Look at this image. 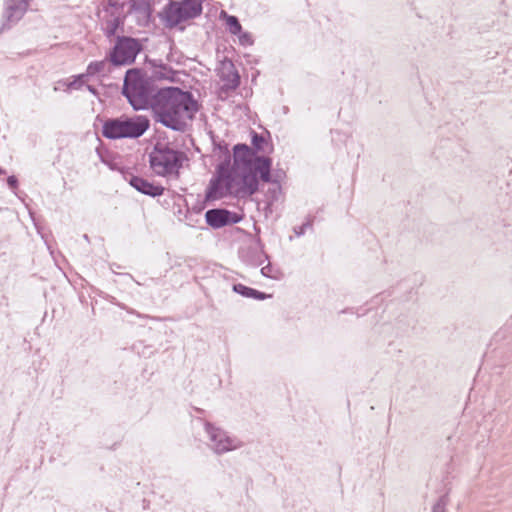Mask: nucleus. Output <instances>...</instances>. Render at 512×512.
Segmentation results:
<instances>
[{
  "instance_id": "f257e3e1",
  "label": "nucleus",
  "mask_w": 512,
  "mask_h": 512,
  "mask_svg": "<svg viewBox=\"0 0 512 512\" xmlns=\"http://www.w3.org/2000/svg\"><path fill=\"white\" fill-rule=\"evenodd\" d=\"M232 158V165L229 159H225L216 166L205 192L207 201L220 200L227 196H252L259 189L258 174L263 182H273L272 160L258 156L248 145L236 144Z\"/></svg>"
},
{
  "instance_id": "f03ea898",
  "label": "nucleus",
  "mask_w": 512,
  "mask_h": 512,
  "mask_svg": "<svg viewBox=\"0 0 512 512\" xmlns=\"http://www.w3.org/2000/svg\"><path fill=\"white\" fill-rule=\"evenodd\" d=\"M232 158V165L229 159H225L216 166L205 192L207 201L220 200L227 196H252L259 189L258 174L263 182H273L272 160L258 156L248 145L236 144Z\"/></svg>"
},
{
  "instance_id": "7ed1b4c3",
  "label": "nucleus",
  "mask_w": 512,
  "mask_h": 512,
  "mask_svg": "<svg viewBox=\"0 0 512 512\" xmlns=\"http://www.w3.org/2000/svg\"><path fill=\"white\" fill-rule=\"evenodd\" d=\"M150 109L156 123L176 132H184L198 111V103L189 91L165 87L153 94Z\"/></svg>"
},
{
  "instance_id": "20e7f679",
  "label": "nucleus",
  "mask_w": 512,
  "mask_h": 512,
  "mask_svg": "<svg viewBox=\"0 0 512 512\" xmlns=\"http://www.w3.org/2000/svg\"><path fill=\"white\" fill-rule=\"evenodd\" d=\"M150 121L146 116L122 115L107 119L102 126V135L107 139H136L144 135L149 129Z\"/></svg>"
},
{
  "instance_id": "39448f33",
  "label": "nucleus",
  "mask_w": 512,
  "mask_h": 512,
  "mask_svg": "<svg viewBox=\"0 0 512 512\" xmlns=\"http://www.w3.org/2000/svg\"><path fill=\"white\" fill-rule=\"evenodd\" d=\"M122 94L134 110H143L151 106L153 94L150 84L139 69H130L126 72Z\"/></svg>"
},
{
  "instance_id": "423d86ee",
  "label": "nucleus",
  "mask_w": 512,
  "mask_h": 512,
  "mask_svg": "<svg viewBox=\"0 0 512 512\" xmlns=\"http://www.w3.org/2000/svg\"><path fill=\"white\" fill-rule=\"evenodd\" d=\"M202 0H170L160 13L165 27L174 28L202 13Z\"/></svg>"
},
{
  "instance_id": "0eeeda50",
  "label": "nucleus",
  "mask_w": 512,
  "mask_h": 512,
  "mask_svg": "<svg viewBox=\"0 0 512 512\" xmlns=\"http://www.w3.org/2000/svg\"><path fill=\"white\" fill-rule=\"evenodd\" d=\"M204 430L208 438V447L217 455L240 449L243 442L235 436L210 422L204 423Z\"/></svg>"
},
{
  "instance_id": "6e6552de",
  "label": "nucleus",
  "mask_w": 512,
  "mask_h": 512,
  "mask_svg": "<svg viewBox=\"0 0 512 512\" xmlns=\"http://www.w3.org/2000/svg\"><path fill=\"white\" fill-rule=\"evenodd\" d=\"M181 162V153L172 149H155L150 154V166L159 176L177 174Z\"/></svg>"
},
{
  "instance_id": "1a4fd4ad",
  "label": "nucleus",
  "mask_w": 512,
  "mask_h": 512,
  "mask_svg": "<svg viewBox=\"0 0 512 512\" xmlns=\"http://www.w3.org/2000/svg\"><path fill=\"white\" fill-rule=\"evenodd\" d=\"M141 50L142 46L137 39L121 36L116 39L109 53V60L115 66L130 65L134 63Z\"/></svg>"
},
{
  "instance_id": "9d476101",
  "label": "nucleus",
  "mask_w": 512,
  "mask_h": 512,
  "mask_svg": "<svg viewBox=\"0 0 512 512\" xmlns=\"http://www.w3.org/2000/svg\"><path fill=\"white\" fill-rule=\"evenodd\" d=\"M32 0H4L0 32L14 27L26 14Z\"/></svg>"
},
{
  "instance_id": "9b49d317",
  "label": "nucleus",
  "mask_w": 512,
  "mask_h": 512,
  "mask_svg": "<svg viewBox=\"0 0 512 512\" xmlns=\"http://www.w3.org/2000/svg\"><path fill=\"white\" fill-rule=\"evenodd\" d=\"M206 223L214 229L222 228L230 224H236L241 217L234 212L222 208L209 209L205 213Z\"/></svg>"
},
{
  "instance_id": "f8f14e48",
  "label": "nucleus",
  "mask_w": 512,
  "mask_h": 512,
  "mask_svg": "<svg viewBox=\"0 0 512 512\" xmlns=\"http://www.w3.org/2000/svg\"><path fill=\"white\" fill-rule=\"evenodd\" d=\"M220 79L223 82L222 89L232 91L240 85V75L231 61H224L220 70Z\"/></svg>"
},
{
  "instance_id": "ddd939ff",
  "label": "nucleus",
  "mask_w": 512,
  "mask_h": 512,
  "mask_svg": "<svg viewBox=\"0 0 512 512\" xmlns=\"http://www.w3.org/2000/svg\"><path fill=\"white\" fill-rule=\"evenodd\" d=\"M129 183L134 189L144 195L157 197L164 193V188L161 185H155L139 176L131 177Z\"/></svg>"
},
{
  "instance_id": "4468645a",
  "label": "nucleus",
  "mask_w": 512,
  "mask_h": 512,
  "mask_svg": "<svg viewBox=\"0 0 512 512\" xmlns=\"http://www.w3.org/2000/svg\"><path fill=\"white\" fill-rule=\"evenodd\" d=\"M232 290L245 298H252L255 300H265L271 297V295L269 294H266L254 288H250L241 283L234 284L232 286Z\"/></svg>"
},
{
  "instance_id": "2eb2a0df",
  "label": "nucleus",
  "mask_w": 512,
  "mask_h": 512,
  "mask_svg": "<svg viewBox=\"0 0 512 512\" xmlns=\"http://www.w3.org/2000/svg\"><path fill=\"white\" fill-rule=\"evenodd\" d=\"M108 60L93 61L89 63L86 69V76L104 75L107 70Z\"/></svg>"
},
{
  "instance_id": "dca6fc26",
  "label": "nucleus",
  "mask_w": 512,
  "mask_h": 512,
  "mask_svg": "<svg viewBox=\"0 0 512 512\" xmlns=\"http://www.w3.org/2000/svg\"><path fill=\"white\" fill-rule=\"evenodd\" d=\"M226 24L231 34L236 35L241 33L242 26L236 16H227Z\"/></svg>"
},
{
  "instance_id": "f3484780",
  "label": "nucleus",
  "mask_w": 512,
  "mask_h": 512,
  "mask_svg": "<svg viewBox=\"0 0 512 512\" xmlns=\"http://www.w3.org/2000/svg\"><path fill=\"white\" fill-rule=\"evenodd\" d=\"M261 274L267 278L278 279L280 272L278 269L274 268L271 263H268L261 268Z\"/></svg>"
},
{
  "instance_id": "a211bd4d",
  "label": "nucleus",
  "mask_w": 512,
  "mask_h": 512,
  "mask_svg": "<svg viewBox=\"0 0 512 512\" xmlns=\"http://www.w3.org/2000/svg\"><path fill=\"white\" fill-rule=\"evenodd\" d=\"M214 146H215V151L218 150L219 151V154L220 156L223 157V160L225 159H229V161L231 162V154H230V151L228 149V144H226L224 141H221V142H214Z\"/></svg>"
},
{
  "instance_id": "6ab92c4d",
  "label": "nucleus",
  "mask_w": 512,
  "mask_h": 512,
  "mask_svg": "<svg viewBox=\"0 0 512 512\" xmlns=\"http://www.w3.org/2000/svg\"><path fill=\"white\" fill-rule=\"evenodd\" d=\"M85 77H87L85 73L74 76L73 80L67 84L68 89H80L84 84Z\"/></svg>"
},
{
  "instance_id": "aec40b11",
  "label": "nucleus",
  "mask_w": 512,
  "mask_h": 512,
  "mask_svg": "<svg viewBox=\"0 0 512 512\" xmlns=\"http://www.w3.org/2000/svg\"><path fill=\"white\" fill-rule=\"evenodd\" d=\"M265 143V139L261 134L257 132H252V145L256 149V151H263V144Z\"/></svg>"
},
{
  "instance_id": "412c9836",
  "label": "nucleus",
  "mask_w": 512,
  "mask_h": 512,
  "mask_svg": "<svg viewBox=\"0 0 512 512\" xmlns=\"http://www.w3.org/2000/svg\"><path fill=\"white\" fill-rule=\"evenodd\" d=\"M312 228V221L311 220H307L305 223H303L302 225L300 226H297V227H294V233L297 237H300V236H303L307 229H311Z\"/></svg>"
},
{
  "instance_id": "4be33fe9",
  "label": "nucleus",
  "mask_w": 512,
  "mask_h": 512,
  "mask_svg": "<svg viewBox=\"0 0 512 512\" xmlns=\"http://www.w3.org/2000/svg\"><path fill=\"white\" fill-rule=\"evenodd\" d=\"M237 35L241 45L248 46L253 44V39L250 33L241 31V33Z\"/></svg>"
},
{
  "instance_id": "5701e85b",
  "label": "nucleus",
  "mask_w": 512,
  "mask_h": 512,
  "mask_svg": "<svg viewBox=\"0 0 512 512\" xmlns=\"http://www.w3.org/2000/svg\"><path fill=\"white\" fill-rule=\"evenodd\" d=\"M446 507V499L445 497H440L438 501L433 505L432 512H445Z\"/></svg>"
},
{
  "instance_id": "b1692460",
  "label": "nucleus",
  "mask_w": 512,
  "mask_h": 512,
  "mask_svg": "<svg viewBox=\"0 0 512 512\" xmlns=\"http://www.w3.org/2000/svg\"><path fill=\"white\" fill-rule=\"evenodd\" d=\"M7 184L10 188L15 189L17 187L18 180L15 176H9L7 179Z\"/></svg>"
},
{
  "instance_id": "393cba45",
  "label": "nucleus",
  "mask_w": 512,
  "mask_h": 512,
  "mask_svg": "<svg viewBox=\"0 0 512 512\" xmlns=\"http://www.w3.org/2000/svg\"><path fill=\"white\" fill-rule=\"evenodd\" d=\"M86 88H87V90H88L90 93H92V94H94V95H97V89H96L94 86H92V85H87V86H86Z\"/></svg>"
},
{
  "instance_id": "a878e982",
  "label": "nucleus",
  "mask_w": 512,
  "mask_h": 512,
  "mask_svg": "<svg viewBox=\"0 0 512 512\" xmlns=\"http://www.w3.org/2000/svg\"><path fill=\"white\" fill-rule=\"evenodd\" d=\"M264 256L266 259H267V256L266 255H259L258 258ZM262 264V260L261 259H258L253 265L255 266H259Z\"/></svg>"
},
{
  "instance_id": "bb28decb",
  "label": "nucleus",
  "mask_w": 512,
  "mask_h": 512,
  "mask_svg": "<svg viewBox=\"0 0 512 512\" xmlns=\"http://www.w3.org/2000/svg\"><path fill=\"white\" fill-rule=\"evenodd\" d=\"M145 11H146V14L149 15L150 14V6L147 4L146 7H145Z\"/></svg>"
},
{
  "instance_id": "cd10ccee",
  "label": "nucleus",
  "mask_w": 512,
  "mask_h": 512,
  "mask_svg": "<svg viewBox=\"0 0 512 512\" xmlns=\"http://www.w3.org/2000/svg\"><path fill=\"white\" fill-rule=\"evenodd\" d=\"M4 173V171L2 169H0V174Z\"/></svg>"
}]
</instances>
